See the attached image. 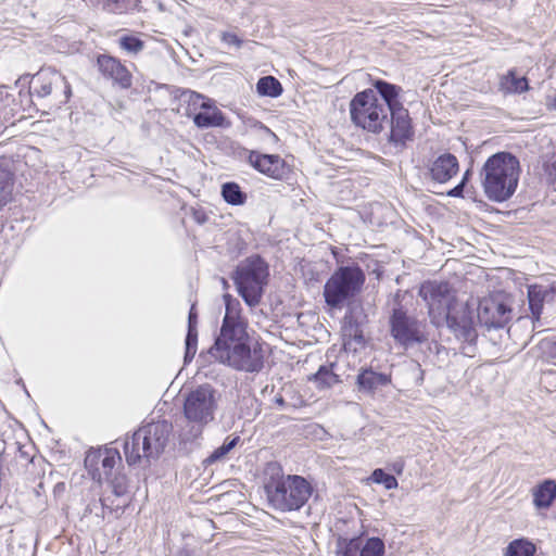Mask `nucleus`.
<instances>
[{
    "label": "nucleus",
    "mask_w": 556,
    "mask_h": 556,
    "mask_svg": "<svg viewBox=\"0 0 556 556\" xmlns=\"http://www.w3.org/2000/svg\"><path fill=\"white\" fill-rule=\"evenodd\" d=\"M225 317L219 334L210 348L208 354L218 363L236 370L257 372L263 368V355L258 344L248 332V321L241 315L239 300L224 294Z\"/></svg>",
    "instance_id": "obj_1"
},
{
    "label": "nucleus",
    "mask_w": 556,
    "mask_h": 556,
    "mask_svg": "<svg viewBox=\"0 0 556 556\" xmlns=\"http://www.w3.org/2000/svg\"><path fill=\"white\" fill-rule=\"evenodd\" d=\"M266 475L269 476L265 481L267 498L278 510H298L312 495L313 489L306 479L296 475L285 476L277 464H269Z\"/></svg>",
    "instance_id": "obj_2"
},
{
    "label": "nucleus",
    "mask_w": 556,
    "mask_h": 556,
    "mask_svg": "<svg viewBox=\"0 0 556 556\" xmlns=\"http://www.w3.org/2000/svg\"><path fill=\"white\" fill-rule=\"evenodd\" d=\"M222 394L210 383L190 390L184 400V416L187 426L181 431L185 441L199 439L204 428L215 420Z\"/></svg>",
    "instance_id": "obj_3"
},
{
    "label": "nucleus",
    "mask_w": 556,
    "mask_h": 556,
    "mask_svg": "<svg viewBox=\"0 0 556 556\" xmlns=\"http://www.w3.org/2000/svg\"><path fill=\"white\" fill-rule=\"evenodd\" d=\"M519 174V161L513 154L498 152L490 156L481 170L484 193L495 202L508 200L516 191Z\"/></svg>",
    "instance_id": "obj_4"
},
{
    "label": "nucleus",
    "mask_w": 556,
    "mask_h": 556,
    "mask_svg": "<svg viewBox=\"0 0 556 556\" xmlns=\"http://www.w3.org/2000/svg\"><path fill=\"white\" fill-rule=\"evenodd\" d=\"M170 430V425L164 420L139 428L131 439L125 442L124 451L127 463L136 465L142 458L159 456L166 445Z\"/></svg>",
    "instance_id": "obj_5"
},
{
    "label": "nucleus",
    "mask_w": 556,
    "mask_h": 556,
    "mask_svg": "<svg viewBox=\"0 0 556 556\" xmlns=\"http://www.w3.org/2000/svg\"><path fill=\"white\" fill-rule=\"evenodd\" d=\"M352 122L371 132H380L388 122L389 105L380 100L376 90L366 89L356 93L350 102Z\"/></svg>",
    "instance_id": "obj_6"
},
{
    "label": "nucleus",
    "mask_w": 556,
    "mask_h": 556,
    "mask_svg": "<svg viewBox=\"0 0 556 556\" xmlns=\"http://www.w3.org/2000/svg\"><path fill=\"white\" fill-rule=\"evenodd\" d=\"M268 276V266L258 256L249 257L238 265L235 283L249 306L255 307L261 303Z\"/></svg>",
    "instance_id": "obj_7"
},
{
    "label": "nucleus",
    "mask_w": 556,
    "mask_h": 556,
    "mask_svg": "<svg viewBox=\"0 0 556 556\" xmlns=\"http://www.w3.org/2000/svg\"><path fill=\"white\" fill-rule=\"evenodd\" d=\"M365 274L358 266L339 267L324 286L325 302L331 308H342L344 303L358 294Z\"/></svg>",
    "instance_id": "obj_8"
},
{
    "label": "nucleus",
    "mask_w": 556,
    "mask_h": 556,
    "mask_svg": "<svg viewBox=\"0 0 556 556\" xmlns=\"http://www.w3.org/2000/svg\"><path fill=\"white\" fill-rule=\"evenodd\" d=\"M419 296L426 302L431 323L438 327L443 326L448 317V312L457 303L455 290L447 282L426 281L418 291Z\"/></svg>",
    "instance_id": "obj_9"
},
{
    "label": "nucleus",
    "mask_w": 556,
    "mask_h": 556,
    "mask_svg": "<svg viewBox=\"0 0 556 556\" xmlns=\"http://www.w3.org/2000/svg\"><path fill=\"white\" fill-rule=\"evenodd\" d=\"M477 324L476 301L470 303L457 300L444 321L458 339L466 342H472L477 338Z\"/></svg>",
    "instance_id": "obj_10"
},
{
    "label": "nucleus",
    "mask_w": 556,
    "mask_h": 556,
    "mask_svg": "<svg viewBox=\"0 0 556 556\" xmlns=\"http://www.w3.org/2000/svg\"><path fill=\"white\" fill-rule=\"evenodd\" d=\"M478 324L491 328H502L511 318V308L503 296L489 295L476 302Z\"/></svg>",
    "instance_id": "obj_11"
},
{
    "label": "nucleus",
    "mask_w": 556,
    "mask_h": 556,
    "mask_svg": "<svg viewBox=\"0 0 556 556\" xmlns=\"http://www.w3.org/2000/svg\"><path fill=\"white\" fill-rule=\"evenodd\" d=\"M33 85L36 94L42 98L53 96L59 104L65 103L72 94L66 78L55 70H41L35 75Z\"/></svg>",
    "instance_id": "obj_12"
},
{
    "label": "nucleus",
    "mask_w": 556,
    "mask_h": 556,
    "mask_svg": "<svg viewBox=\"0 0 556 556\" xmlns=\"http://www.w3.org/2000/svg\"><path fill=\"white\" fill-rule=\"evenodd\" d=\"M391 334L401 344H412L425 339L422 324L408 316L402 308H394L390 317Z\"/></svg>",
    "instance_id": "obj_13"
},
{
    "label": "nucleus",
    "mask_w": 556,
    "mask_h": 556,
    "mask_svg": "<svg viewBox=\"0 0 556 556\" xmlns=\"http://www.w3.org/2000/svg\"><path fill=\"white\" fill-rule=\"evenodd\" d=\"M121 462V456L115 450H99L90 452L85 458V466L88 468L93 480L108 479L113 468Z\"/></svg>",
    "instance_id": "obj_14"
},
{
    "label": "nucleus",
    "mask_w": 556,
    "mask_h": 556,
    "mask_svg": "<svg viewBox=\"0 0 556 556\" xmlns=\"http://www.w3.org/2000/svg\"><path fill=\"white\" fill-rule=\"evenodd\" d=\"M341 336L343 348L348 352L356 353L366 346V339L362 328V321L353 311L343 317Z\"/></svg>",
    "instance_id": "obj_15"
},
{
    "label": "nucleus",
    "mask_w": 556,
    "mask_h": 556,
    "mask_svg": "<svg viewBox=\"0 0 556 556\" xmlns=\"http://www.w3.org/2000/svg\"><path fill=\"white\" fill-rule=\"evenodd\" d=\"M97 65L104 77L112 79L121 88L128 89L131 86L132 76L119 60L108 54H101L97 58Z\"/></svg>",
    "instance_id": "obj_16"
},
{
    "label": "nucleus",
    "mask_w": 556,
    "mask_h": 556,
    "mask_svg": "<svg viewBox=\"0 0 556 556\" xmlns=\"http://www.w3.org/2000/svg\"><path fill=\"white\" fill-rule=\"evenodd\" d=\"M248 160L255 169L268 177L281 179L286 175V163L279 155L251 151Z\"/></svg>",
    "instance_id": "obj_17"
},
{
    "label": "nucleus",
    "mask_w": 556,
    "mask_h": 556,
    "mask_svg": "<svg viewBox=\"0 0 556 556\" xmlns=\"http://www.w3.org/2000/svg\"><path fill=\"white\" fill-rule=\"evenodd\" d=\"M531 495L535 509L544 516L548 508L556 506V482L544 480L531 490Z\"/></svg>",
    "instance_id": "obj_18"
},
{
    "label": "nucleus",
    "mask_w": 556,
    "mask_h": 556,
    "mask_svg": "<svg viewBox=\"0 0 556 556\" xmlns=\"http://www.w3.org/2000/svg\"><path fill=\"white\" fill-rule=\"evenodd\" d=\"M459 170L458 161L455 155L445 153L437 157L431 167V178L440 184L448 181Z\"/></svg>",
    "instance_id": "obj_19"
},
{
    "label": "nucleus",
    "mask_w": 556,
    "mask_h": 556,
    "mask_svg": "<svg viewBox=\"0 0 556 556\" xmlns=\"http://www.w3.org/2000/svg\"><path fill=\"white\" fill-rule=\"evenodd\" d=\"M390 113L392 116L391 140L396 143H403L410 139L413 130L407 111L400 108L399 110H393Z\"/></svg>",
    "instance_id": "obj_20"
},
{
    "label": "nucleus",
    "mask_w": 556,
    "mask_h": 556,
    "mask_svg": "<svg viewBox=\"0 0 556 556\" xmlns=\"http://www.w3.org/2000/svg\"><path fill=\"white\" fill-rule=\"evenodd\" d=\"M225 121L223 112L208 99L204 108L197 113L193 123L199 128L220 127Z\"/></svg>",
    "instance_id": "obj_21"
},
{
    "label": "nucleus",
    "mask_w": 556,
    "mask_h": 556,
    "mask_svg": "<svg viewBox=\"0 0 556 556\" xmlns=\"http://www.w3.org/2000/svg\"><path fill=\"white\" fill-rule=\"evenodd\" d=\"M390 382V376L376 372L371 369H364L357 376V386L359 391L367 393H372L379 387L387 386Z\"/></svg>",
    "instance_id": "obj_22"
},
{
    "label": "nucleus",
    "mask_w": 556,
    "mask_h": 556,
    "mask_svg": "<svg viewBox=\"0 0 556 556\" xmlns=\"http://www.w3.org/2000/svg\"><path fill=\"white\" fill-rule=\"evenodd\" d=\"M13 174L9 168V162L0 159V208L12 199Z\"/></svg>",
    "instance_id": "obj_23"
},
{
    "label": "nucleus",
    "mask_w": 556,
    "mask_h": 556,
    "mask_svg": "<svg viewBox=\"0 0 556 556\" xmlns=\"http://www.w3.org/2000/svg\"><path fill=\"white\" fill-rule=\"evenodd\" d=\"M180 101L181 106L185 110L184 114L194 119L197 113H199V111L204 108L205 103H207L208 98L194 91H185L181 94Z\"/></svg>",
    "instance_id": "obj_24"
},
{
    "label": "nucleus",
    "mask_w": 556,
    "mask_h": 556,
    "mask_svg": "<svg viewBox=\"0 0 556 556\" xmlns=\"http://www.w3.org/2000/svg\"><path fill=\"white\" fill-rule=\"evenodd\" d=\"M547 296L546 291H543L542 285H533L528 289V301L529 308L532 314V318L534 321L540 320V316L543 311V305L545 303V299Z\"/></svg>",
    "instance_id": "obj_25"
},
{
    "label": "nucleus",
    "mask_w": 556,
    "mask_h": 556,
    "mask_svg": "<svg viewBox=\"0 0 556 556\" xmlns=\"http://www.w3.org/2000/svg\"><path fill=\"white\" fill-rule=\"evenodd\" d=\"M529 88L526 77H517L515 71H509L501 77L500 90L505 93H521Z\"/></svg>",
    "instance_id": "obj_26"
},
{
    "label": "nucleus",
    "mask_w": 556,
    "mask_h": 556,
    "mask_svg": "<svg viewBox=\"0 0 556 556\" xmlns=\"http://www.w3.org/2000/svg\"><path fill=\"white\" fill-rule=\"evenodd\" d=\"M374 86L380 100H384L389 105V112L396 110V98L399 96L400 88L383 80H376Z\"/></svg>",
    "instance_id": "obj_27"
},
{
    "label": "nucleus",
    "mask_w": 556,
    "mask_h": 556,
    "mask_svg": "<svg viewBox=\"0 0 556 556\" xmlns=\"http://www.w3.org/2000/svg\"><path fill=\"white\" fill-rule=\"evenodd\" d=\"M536 547L526 538L511 541L506 547L504 556H534Z\"/></svg>",
    "instance_id": "obj_28"
},
{
    "label": "nucleus",
    "mask_w": 556,
    "mask_h": 556,
    "mask_svg": "<svg viewBox=\"0 0 556 556\" xmlns=\"http://www.w3.org/2000/svg\"><path fill=\"white\" fill-rule=\"evenodd\" d=\"M256 91L261 96L276 98L282 92L281 84L273 76L262 77L256 84Z\"/></svg>",
    "instance_id": "obj_29"
},
{
    "label": "nucleus",
    "mask_w": 556,
    "mask_h": 556,
    "mask_svg": "<svg viewBox=\"0 0 556 556\" xmlns=\"http://www.w3.org/2000/svg\"><path fill=\"white\" fill-rule=\"evenodd\" d=\"M224 200L231 205H242L245 203L247 194L243 193L236 182H226L222 187Z\"/></svg>",
    "instance_id": "obj_30"
},
{
    "label": "nucleus",
    "mask_w": 556,
    "mask_h": 556,
    "mask_svg": "<svg viewBox=\"0 0 556 556\" xmlns=\"http://www.w3.org/2000/svg\"><path fill=\"white\" fill-rule=\"evenodd\" d=\"M311 379H313L320 389L330 388L339 382L338 376L326 366H321Z\"/></svg>",
    "instance_id": "obj_31"
},
{
    "label": "nucleus",
    "mask_w": 556,
    "mask_h": 556,
    "mask_svg": "<svg viewBox=\"0 0 556 556\" xmlns=\"http://www.w3.org/2000/svg\"><path fill=\"white\" fill-rule=\"evenodd\" d=\"M239 437L227 438L224 443L213 451V453L206 458V463L212 464L226 457V455L237 445Z\"/></svg>",
    "instance_id": "obj_32"
},
{
    "label": "nucleus",
    "mask_w": 556,
    "mask_h": 556,
    "mask_svg": "<svg viewBox=\"0 0 556 556\" xmlns=\"http://www.w3.org/2000/svg\"><path fill=\"white\" fill-rule=\"evenodd\" d=\"M370 481L383 484L387 490L396 489L399 483L394 476L386 473L383 469H375L369 478Z\"/></svg>",
    "instance_id": "obj_33"
},
{
    "label": "nucleus",
    "mask_w": 556,
    "mask_h": 556,
    "mask_svg": "<svg viewBox=\"0 0 556 556\" xmlns=\"http://www.w3.org/2000/svg\"><path fill=\"white\" fill-rule=\"evenodd\" d=\"M384 553V543L379 538H370L363 542L362 554L359 556H382Z\"/></svg>",
    "instance_id": "obj_34"
},
{
    "label": "nucleus",
    "mask_w": 556,
    "mask_h": 556,
    "mask_svg": "<svg viewBox=\"0 0 556 556\" xmlns=\"http://www.w3.org/2000/svg\"><path fill=\"white\" fill-rule=\"evenodd\" d=\"M118 42L119 47L130 54H138L144 47L143 41L134 36H122Z\"/></svg>",
    "instance_id": "obj_35"
},
{
    "label": "nucleus",
    "mask_w": 556,
    "mask_h": 556,
    "mask_svg": "<svg viewBox=\"0 0 556 556\" xmlns=\"http://www.w3.org/2000/svg\"><path fill=\"white\" fill-rule=\"evenodd\" d=\"M111 486H112V492L117 497H123L128 492V483H127V479L124 475L115 476L111 480Z\"/></svg>",
    "instance_id": "obj_36"
},
{
    "label": "nucleus",
    "mask_w": 556,
    "mask_h": 556,
    "mask_svg": "<svg viewBox=\"0 0 556 556\" xmlns=\"http://www.w3.org/2000/svg\"><path fill=\"white\" fill-rule=\"evenodd\" d=\"M538 349L546 359L556 361V341L544 339L539 343Z\"/></svg>",
    "instance_id": "obj_37"
},
{
    "label": "nucleus",
    "mask_w": 556,
    "mask_h": 556,
    "mask_svg": "<svg viewBox=\"0 0 556 556\" xmlns=\"http://www.w3.org/2000/svg\"><path fill=\"white\" fill-rule=\"evenodd\" d=\"M198 330L197 328H188L186 338V359L193 357L197 352Z\"/></svg>",
    "instance_id": "obj_38"
},
{
    "label": "nucleus",
    "mask_w": 556,
    "mask_h": 556,
    "mask_svg": "<svg viewBox=\"0 0 556 556\" xmlns=\"http://www.w3.org/2000/svg\"><path fill=\"white\" fill-rule=\"evenodd\" d=\"M363 539L355 538L348 542L346 549L342 556H356L358 553L362 554Z\"/></svg>",
    "instance_id": "obj_39"
},
{
    "label": "nucleus",
    "mask_w": 556,
    "mask_h": 556,
    "mask_svg": "<svg viewBox=\"0 0 556 556\" xmlns=\"http://www.w3.org/2000/svg\"><path fill=\"white\" fill-rule=\"evenodd\" d=\"M220 39L224 43L228 46H235L236 48H241L243 45V40L239 38L235 33L230 31L222 33Z\"/></svg>",
    "instance_id": "obj_40"
},
{
    "label": "nucleus",
    "mask_w": 556,
    "mask_h": 556,
    "mask_svg": "<svg viewBox=\"0 0 556 556\" xmlns=\"http://www.w3.org/2000/svg\"><path fill=\"white\" fill-rule=\"evenodd\" d=\"M470 175H471L470 169H467L466 173L464 174V177H463L460 184L457 185L455 188H453L451 191H448L447 194L451 197H460L463 193L464 187H465L467 180L469 179Z\"/></svg>",
    "instance_id": "obj_41"
},
{
    "label": "nucleus",
    "mask_w": 556,
    "mask_h": 556,
    "mask_svg": "<svg viewBox=\"0 0 556 556\" xmlns=\"http://www.w3.org/2000/svg\"><path fill=\"white\" fill-rule=\"evenodd\" d=\"M545 170L548 175L556 179V152L552 154V156L545 162Z\"/></svg>",
    "instance_id": "obj_42"
},
{
    "label": "nucleus",
    "mask_w": 556,
    "mask_h": 556,
    "mask_svg": "<svg viewBox=\"0 0 556 556\" xmlns=\"http://www.w3.org/2000/svg\"><path fill=\"white\" fill-rule=\"evenodd\" d=\"M542 289L547 293V296L545 299L546 303L556 301V285L542 286Z\"/></svg>",
    "instance_id": "obj_43"
},
{
    "label": "nucleus",
    "mask_w": 556,
    "mask_h": 556,
    "mask_svg": "<svg viewBox=\"0 0 556 556\" xmlns=\"http://www.w3.org/2000/svg\"><path fill=\"white\" fill-rule=\"evenodd\" d=\"M188 328H197V314L194 312L193 306L191 307L189 313Z\"/></svg>",
    "instance_id": "obj_44"
},
{
    "label": "nucleus",
    "mask_w": 556,
    "mask_h": 556,
    "mask_svg": "<svg viewBox=\"0 0 556 556\" xmlns=\"http://www.w3.org/2000/svg\"><path fill=\"white\" fill-rule=\"evenodd\" d=\"M117 5V9H124L127 7L129 0H108Z\"/></svg>",
    "instance_id": "obj_45"
},
{
    "label": "nucleus",
    "mask_w": 556,
    "mask_h": 556,
    "mask_svg": "<svg viewBox=\"0 0 556 556\" xmlns=\"http://www.w3.org/2000/svg\"><path fill=\"white\" fill-rule=\"evenodd\" d=\"M546 108L551 111H556V97L553 99H547Z\"/></svg>",
    "instance_id": "obj_46"
},
{
    "label": "nucleus",
    "mask_w": 556,
    "mask_h": 556,
    "mask_svg": "<svg viewBox=\"0 0 556 556\" xmlns=\"http://www.w3.org/2000/svg\"><path fill=\"white\" fill-rule=\"evenodd\" d=\"M262 131L266 135L270 136L271 138L276 139V135L271 132L267 127H261Z\"/></svg>",
    "instance_id": "obj_47"
},
{
    "label": "nucleus",
    "mask_w": 556,
    "mask_h": 556,
    "mask_svg": "<svg viewBox=\"0 0 556 556\" xmlns=\"http://www.w3.org/2000/svg\"><path fill=\"white\" fill-rule=\"evenodd\" d=\"M194 216H195V219H197L198 223H204L205 222V217H204L203 214L200 215V214L195 213Z\"/></svg>",
    "instance_id": "obj_48"
},
{
    "label": "nucleus",
    "mask_w": 556,
    "mask_h": 556,
    "mask_svg": "<svg viewBox=\"0 0 556 556\" xmlns=\"http://www.w3.org/2000/svg\"><path fill=\"white\" fill-rule=\"evenodd\" d=\"M108 501H109V497H104L101 500L103 507H108V504H106Z\"/></svg>",
    "instance_id": "obj_49"
}]
</instances>
